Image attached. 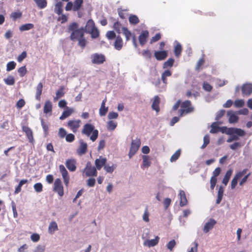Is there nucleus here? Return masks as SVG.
<instances>
[{"label":"nucleus","instance_id":"obj_1","mask_svg":"<svg viewBox=\"0 0 252 252\" xmlns=\"http://www.w3.org/2000/svg\"><path fill=\"white\" fill-rule=\"evenodd\" d=\"M67 32L71 33L69 37L71 40H77L78 46L82 48L86 47L88 42L84 37L85 31L83 27L79 28L77 23L73 22L68 25Z\"/></svg>","mask_w":252,"mask_h":252},{"label":"nucleus","instance_id":"obj_2","mask_svg":"<svg viewBox=\"0 0 252 252\" xmlns=\"http://www.w3.org/2000/svg\"><path fill=\"white\" fill-rule=\"evenodd\" d=\"M82 134L87 136H90V139L95 141L98 136V131L94 129V126L91 124H86L83 126L82 130Z\"/></svg>","mask_w":252,"mask_h":252},{"label":"nucleus","instance_id":"obj_3","mask_svg":"<svg viewBox=\"0 0 252 252\" xmlns=\"http://www.w3.org/2000/svg\"><path fill=\"white\" fill-rule=\"evenodd\" d=\"M194 110L193 107L189 100H185L181 104V109L179 110L180 117H182L184 114L192 112Z\"/></svg>","mask_w":252,"mask_h":252},{"label":"nucleus","instance_id":"obj_4","mask_svg":"<svg viewBox=\"0 0 252 252\" xmlns=\"http://www.w3.org/2000/svg\"><path fill=\"white\" fill-rule=\"evenodd\" d=\"M113 28L118 33H121V29H122L123 30V34L126 37V41H128L130 40L131 36V32L126 27L122 28V25L119 22L117 21L114 23L113 25Z\"/></svg>","mask_w":252,"mask_h":252},{"label":"nucleus","instance_id":"obj_5","mask_svg":"<svg viewBox=\"0 0 252 252\" xmlns=\"http://www.w3.org/2000/svg\"><path fill=\"white\" fill-rule=\"evenodd\" d=\"M84 172L87 177H95L97 174L96 167L93 166L91 162L90 161L87 163L86 166L84 170Z\"/></svg>","mask_w":252,"mask_h":252},{"label":"nucleus","instance_id":"obj_6","mask_svg":"<svg viewBox=\"0 0 252 252\" xmlns=\"http://www.w3.org/2000/svg\"><path fill=\"white\" fill-rule=\"evenodd\" d=\"M140 145L141 142L139 139L137 138L135 140L132 141L130 150L128 153V156L130 158L136 154L139 149Z\"/></svg>","mask_w":252,"mask_h":252},{"label":"nucleus","instance_id":"obj_7","mask_svg":"<svg viewBox=\"0 0 252 252\" xmlns=\"http://www.w3.org/2000/svg\"><path fill=\"white\" fill-rule=\"evenodd\" d=\"M54 190L57 192L59 196H63L64 194L63 187L60 179L55 180L54 184Z\"/></svg>","mask_w":252,"mask_h":252},{"label":"nucleus","instance_id":"obj_8","mask_svg":"<svg viewBox=\"0 0 252 252\" xmlns=\"http://www.w3.org/2000/svg\"><path fill=\"white\" fill-rule=\"evenodd\" d=\"M91 60L93 63L100 64L105 61V57L101 54L94 53L92 55Z\"/></svg>","mask_w":252,"mask_h":252},{"label":"nucleus","instance_id":"obj_9","mask_svg":"<svg viewBox=\"0 0 252 252\" xmlns=\"http://www.w3.org/2000/svg\"><path fill=\"white\" fill-rule=\"evenodd\" d=\"M59 170L60 172L62 175L64 183L66 186H68L69 183L70 177L68 175V171L66 169L64 166L63 164L59 165Z\"/></svg>","mask_w":252,"mask_h":252},{"label":"nucleus","instance_id":"obj_10","mask_svg":"<svg viewBox=\"0 0 252 252\" xmlns=\"http://www.w3.org/2000/svg\"><path fill=\"white\" fill-rule=\"evenodd\" d=\"M81 121L80 120H69L67 122V126L73 131L76 133L80 126Z\"/></svg>","mask_w":252,"mask_h":252},{"label":"nucleus","instance_id":"obj_11","mask_svg":"<svg viewBox=\"0 0 252 252\" xmlns=\"http://www.w3.org/2000/svg\"><path fill=\"white\" fill-rule=\"evenodd\" d=\"M66 168L71 172L76 169V160L74 158L67 159L65 163Z\"/></svg>","mask_w":252,"mask_h":252},{"label":"nucleus","instance_id":"obj_12","mask_svg":"<svg viewBox=\"0 0 252 252\" xmlns=\"http://www.w3.org/2000/svg\"><path fill=\"white\" fill-rule=\"evenodd\" d=\"M149 36V32L147 30L142 31L138 37L140 44L141 46L144 45L147 41Z\"/></svg>","mask_w":252,"mask_h":252},{"label":"nucleus","instance_id":"obj_13","mask_svg":"<svg viewBox=\"0 0 252 252\" xmlns=\"http://www.w3.org/2000/svg\"><path fill=\"white\" fill-rule=\"evenodd\" d=\"M241 90L244 96H249L252 93V84L250 83L244 84L243 85Z\"/></svg>","mask_w":252,"mask_h":252},{"label":"nucleus","instance_id":"obj_14","mask_svg":"<svg viewBox=\"0 0 252 252\" xmlns=\"http://www.w3.org/2000/svg\"><path fill=\"white\" fill-rule=\"evenodd\" d=\"M168 56V52L166 50L156 51L154 53V56L158 61L165 60Z\"/></svg>","mask_w":252,"mask_h":252},{"label":"nucleus","instance_id":"obj_15","mask_svg":"<svg viewBox=\"0 0 252 252\" xmlns=\"http://www.w3.org/2000/svg\"><path fill=\"white\" fill-rule=\"evenodd\" d=\"M87 144L82 140L80 141V145L77 149V153L78 155L82 156L86 153L87 151Z\"/></svg>","mask_w":252,"mask_h":252},{"label":"nucleus","instance_id":"obj_16","mask_svg":"<svg viewBox=\"0 0 252 252\" xmlns=\"http://www.w3.org/2000/svg\"><path fill=\"white\" fill-rule=\"evenodd\" d=\"M228 134H233L237 135V136H244L246 134L245 131L240 128H229L227 131Z\"/></svg>","mask_w":252,"mask_h":252},{"label":"nucleus","instance_id":"obj_17","mask_svg":"<svg viewBox=\"0 0 252 252\" xmlns=\"http://www.w3.org/2000/svg\"><path fill=\"white\" fill-rule=\"evenodd\" d=\"M22 130L26 133L29 142L32 143L33 141V132L32 130L29 127L26 126H22Z\"/></svg>","mask_w":252,"mask_h":252},{"label":"nucleus","instance_id":"obj_18","mask_svg":"<svg viewBox=\"0 0 252 252\" xmlns=\"http://www.w3.org/2000/svg\"><path fill=\"white\" fill-rule=\"evenodd\" d=\"M107 159L105 158L100 157L99 158H97L95 160V165L96 168L98 170H100L101 168L105 166L106 163Z\"/></svg>","mask_w":252,"mask_h":252},{"label":"nucleus","instance_id":"obj_19","mask_svg":"<svg viewBox=\"0 0 252 252\" xmlns=\"http://www.w3.org/2000/svg\"><path fill=\"white\" fill-rule=\"evenodd\" d=\"M216 223L217 222L215 220L211 219L209 221L205 224L203 228V231L205 233H207L213 228Z\"/></svg>","mask_w":252,"mask_h":252},{"label":"nucleus","instance_id":"obj_20","mask_svg":"<svg viewBox=\"0 0 252 252\" xmlns=\"http://www.w3.org/2000/svg\"><path fill=\"white\" fill-rule=\"evenodd\" d=\"M115 49L120 50L123 46V40L120 35H118L116 37V39L114 44Z\"/></svg>","mask_w":252,"mask_h":252},{"label":"nucleus","instance_id":"obj_21","mask_svg":"<svg viewBox=\"0 0 252 252\" xmlns=\"http://www.w3.org/2000/svg\"><path fill=\"white\" fill-rule=\"evenodd\" d=\"M160 98L158 95H156L154 97V100L152 103V108L158 113L159 110Z\"/></svg>","mask_w":252,"mask_h":252},{"label":"nucleus","instance_id":"obj_22","mask_svg":"<svg viewBox=\"0 0 252 252\" xmlns=\"http://www.w3.org/2000/svg\"><path fill=\"white\" fill-rule=\"evenodd\" d=\"M180 205L181 207L185 206L188 204V200L184 191L181 190L179 192Z\"/></svg>","mask_w":252,"mask_h":252},{"label":"nucleus","instance_id":"obj_23","mask_svg":"<svg viewBox=\"0 0 252 252\" xmlns=\"http://www.w3.org/2000/svg\"><path fill=\"white\" fill-rule=\"evenodd\" d=\"M159 240V237L156 236L154 239L145 240L144 242V245L149 247H153L158 243Z\"/></svg>","mask_w":252,"mask_h":252},{"label":"nucleus","instance_id":"obj_24","mask_svg":"<svg viewBox=\"0 0 252 252\" xmlns=\"http://www.w3.org/2000/svg\"><path fill=\"white\" fill-rule=\"evenodd\" d=\"M95 27V26L94 21L92 19L89 20L87 22L85 28H84L85 33H88Z\"/></svg>","mask_w":252,"mask_h":252},{"label":"nucleus","instance_id":"obj_25","mask_svg":"<svg viewBox=\"0 0 252 252\" xmlns=\"http://www.w3.org/2000/svg\"><path fill=\"white\" fill-rule=\"evenodd\" d=\"M73 112V110L72 108H69L68 107H66L65 109L63 112L62 115L60 117V120H64L66 118L70 116Z\"/></svg>","mask_w":252,"mask_h":252},{"label":"nucleus","instance_id":"obj_26","mask_svg":"<svg viewBox=\"0 0 252 252\" xmlns=\"http://www.w3.org/2000/svg\"><path fill=\"white\" fill-rule=\"evenodd\" d=\"M172 75V71L170 70H165L161 74V79L163 83L166 86L167 84V77H170Z\"/></svg>","mask_w":252,"mask_h":252},{"label":"nucleus","instance_id":"obj_27","mask_svg":"<svg viewBox=\"0 0 252 252\" xmlns=\"http://www.w3.org/2000/svg\"><path fill=\"white\" fill-rule=\"evenodd\" d=\"M43 84L41 82L38 84L36 87V94L35 98L37 100H40L41 98V95L42 92Z\"/></svg>","mask_w":252,"mask_h":252},{"label":"nucleus","instance_id":"obj_28","mask_svg":"<svg viewBox=\"0 0 252 252\" xmlns=\"http://www.w3.org/2000/svg\"><path fill=\"white\" fill-rule=\"evenodd\" d=\"M52 111V104L50 100H46L45 102L43 112L45 114L51 113Z\"/></svg>","mask_w":252,"mask_h":252},{"label":"nucleus","instance_id":"obj_29","mask_svg":"<svg viewBox=\"0 0 252 252\" xmlns=\"http://www.w3.org/2000/svg\"><path fill=\"white\" fill-rule=\"evenodd\" d=\"M229 117V122L230 123H236L238 120V117L233 113L232 111H228L227 113Z\"/></svg>","mask_w":252,"mask_h":252},{"label":"nucleus","instance_id":"obj_30","mask_svg":"<svg viewBox=\"0 0 252 252\" xmlns=\"http://www.w3.org/2000/svg\"><path fill=\"white\" fill-rule=\"evenodd\" d=\"M64 87L61 86L59 89L56 92V96L54 97V100L56 101L58 99L64 96L65 93L64 92Z\"/></svg>","mask_w":252,"mask_h":252},{"label":"nucleus","instance_id":"obj_31","mask_svg":"<svg viewBox=\"0 0 252 252\" xmlns=\"http://www.w3.org/2000/svg\"><path fill=\"white\" fill-rule=\"evenodd\" d=\"M63 3L62 2H57L55 6V12L59 15H61L63 12Z\"/></svg>","mask_w":252,"mask_h":252},{"label":"nucleus","instance_id":"obj_32","mask_svg":"<svg viewBox=\"0 0 252 252\" xmlns=\"http://www.w3.org/2000/svg\"><path fill=\"white\" fill-rule=\"evenodd\" d=\"M232 169H229L227 171L226 173H225L223 180H222V183L226 186L227 183L229 182V180L232 175Z\"/></svg>","mask_w":252,"mask_h":252},{"label":"nucleus","instance_id":"obj_33","mask_svg":"<svg viewBox=\"0 0 252 252\" xmlns=\"http://www.w3.org/2000/svg\"><path fill=\"white\" fill-rule=\"evenodd\" d=\"M58 229L57 223L54 221L51 222L49 225L48 232L51 234H53Z\"/></svg>","mask_w":252,"mask_h":252},{"label":"nucleus","instance_id":"obj_34","mask_svg":"<svg viewBox=\"0 0 252 252\" xmlns=\"http://www.w3.org/2000/svg\"><path fill=\"white\" fill-rule=\"evenodd\" d=\"M223 192L224 190L223 187L222 186H220L218 190L217 199L216 200V203L217 204L220 203L223 197Z\"/></svg>","mask_w":252,"mask_h":252},{"label":"nucleus","instance_id":"obj_35","mask_svg":"<svg viewBox=\"0 0 252 252\" xmlns=\"http://www.w3.org/2000/svg\"><path fill=\"white\" fill-rule=\"evenodd\" d=\"M182 47L180 43H177L174 48V53L176 57H179L181 54Z\"/></svg>","mask_w":252,"mask_h":252},{"label":"nucleus","instance_id":"obj_36","mask_svg":"<svg viewBox=\"0 0 252 252\" xmlns=\"http://www.w3.org/2000/svg\"><path fill=\"white\" fill-rule=\"evenodd\" d=\"M130 24L136 25L140 22L138 17L135 15H130L128 18Z\"/></svg>","mask_w":252,"mask_h":252},{"label":"nucleus","instance_id":"obj_37","mask_svg":"<svg viewBox=\"0 0 252 252\" xmlns=\"http://www.w3.org/2000/svg\"><path fill=\"white\" fill-rule=\"evenodd\" d=\"M83 3V0H75L73 4V10L74 11H78L82 6Z\"/></svg>","mask_w":252,"mask_h":252},{"label":"nucleus","instance_id":"obj_38","mask_svg":"<svg viewBox=\"0 0 252 252\" xmlns=\"http://www.w3.org/2000/svg\"><path fill=\"white\" fill-rule=\"evenodd\" d=\"M34 28V25L32 23H27L25 24H23L21 25L19 27V30L20 31H26L31 30Z\"/></svg>","mask_w":252,"mask_h":252},{"label":"nucleus","instance_id":"obj_39","mask_svg":"<svg viewBox=\"0 0 252 252\" xmlns=\"http://www.w3.org/2000/svg\"><path fill=\"white\" fill-rule=\"evenodd\" d=\"M28 183V180L27 179H23L20 181L18 185L16 187L14 193L15 194H18L19 193L21 190V188L22 186Z\"/></svg>","mask_w":252,"mask_h":252},{"label":"nucleus","instance_id":"obj_40","mask_svg":"<svg viewBox=\"0 0 252 252\" xmlns=\"http://www.w3.org/2000/svg\"><path fill=\"white\" fill-rule=\"evenodd\" d=\"M174 63V59L171 58H169L163 64V68L166 69L168 67H171L173 65Z\"/></svg>","mask_w":252,"mask_h":252},{"label":"nucleus","instance_id":"obj_41","mask_svg":"<svg viewBox=\"0 0 252 252\" xmlns=\"http://www.w3.org/2000/svg\"><path fill=\"white\" fill-rule=\"evenodd\" d=\"M5 83L7 85H13L15 83V80L13 76L9 75L6 78L4 79Z\"/></svg>","mask_w":252,"mask_h":252},{"label":"nucleus","instance_id":"obj_42","mask_svg":"<svg viewBox=\"0 0 252 252\" xmlns=\"http://www.w3.org/2000/svg\"><path fill=\"white\" fill-rule=\"evenodd\" d=\"M37 6L40 8H44L47 6V1L46 0H34Z\"/></svg>","mask_w":252,"mask_h":252},{"label":"nucleus","instance_id":"obj_43","mask_svg":"<svg viewBox=\"0 0 252 252\" xmlns=\"http://www.w3.org/2000/svg\"><path fill=\"white\" fill-rule=\"evenodd\" d=\"M117 122L113 121H110L107 123V127L109 130L112 131V130H114L116 128V127H117Z\"/></svg>","mask_w":252,"mask_h":252},{"label":"nucleus","instance_id":"obj_44","mask_svg":"<svg viewBox=\"0 0 252 252\" xmlns=\"http://www.w3.org/2000/svg\"><path fill=\"white\" fill-rule=\"evenodd\" d=\"M88 33L91 34L92 38H96L99 35V32L96 27Z\"/></svg>","mask_w":252,"mask_h":252},{"label":"nucleus","instance_id":"obj_45","mask_svg":"<svg viewBox=\"0 0 252 252\" xmlns=\"http://www.w3.org/2000/svg\"><path fill=\"white\" fill-rule=\"evenodd\" d=\"M151 162L150 161V158L148 156H143V166L145 167H148L150 166Z\"/></svg>","mask_w":252,"mask_h":252},{"label":"nucleus","instance_id":"obj_46","mask_svg":"<svg viewBox=\"0 0 252 252\" xmlns=\"http://www.w3.org/2000/svg\"><path fill=\"white\" fill-rule=\"evenodd\" d=\"M108 111V107H105L104 105H101L99 110V114L100 116H104L106 115Z\"/></svg>","mask_w":252,"mask_h":252},{"label":"nucleus","instance_id":"obj_47","mask_svg":"<svg viewBox=\"0 0 252 252\" xmlns=\"http://www.w3.org/2000/svg\"><path fill=\"white\" fill-rule=\"evenodd\" d=\"M16 65V63L14 61L8 62L6 65V70L9 71L13 70L15 68Z\"/></svg>","mask_w":252,"mask_h":252},{"label":"nucleus","instance_id":"obj_48","mask_svg":"<svg viewBox=\"0 0 252 252\" xmlns=\"http://www.w3.org/2000/svg\"><path fill=\"white\" fill-rule=\"evenodd\" d=\"M181 155V150H178L176 152L171 156L170 161L171 162L175 161L178 159Z\"/></svg>","mask_w":252,"mask_h":252},{"label":"nucleus","instance_id":"obj_49","mask_svg":"<svg viewBox=\"0 0 252 252\" xmlns=\"http://www.w3.org/2000/svg\"><path fill=\"white\" fill-rule=\"evenodd\" d=\"M22 13L21 12H14L11 14L10 17L14 21L21 18Z\"/></svg>","mask_w":252,"mask_h":252},{"label":"nucleus","instance_id":"obj_50","mask_svg":"<svg viewBox=\"0 0 252 252\" xmlns=\"http://www.w3.org/2000/svg\"><path fill=\"white\" fill-rule=\"evenodd\" d=\"M243 146V144L240 142H236L229 145V147L232 150H236Z\"/></svg>","mask_w":252,"mask_h":252},{"label":"nucleus","instance_id":"obj_51","mask_svg":"<svg viewBox=\"0 0 252 252\" xmlns=\"http://www.w3.org/2000/svg\"><path fill=\"white\" fill-rule=\"evenodd\" d=\"M106 36L109 40L114 39L117 37L115 32L113 31H108Z\"/></svg>","mask_w":252,"mask_h":252},{"label":"nucleus","instance_id":"obj_52","mask_svg":"<svg viewBox=\"0 0 252 252\" xmlns=\"http://www.w3.org/2000/svg\"><path fill=\"white\" fill-rule=\"evenodd\" d=\"M161 35L159 32L156 33V34L151 39L150 43L152 44L158 41L161 38Z\"/></svg>","mask_w":252,"mask_h":252},{"label":"nucleus","instance_id":"obj_53","mask_svg":"<svg viewBox=\"0 0 252 252\" xmlns=\"http://www.w3.org/2000/svg\"><path fill=\"white\" fill-rule=\"evenodd\" d=\"M210 142V137L208 135H206L203 138V144L201 147V149H204L209 144Z\"/></svg>","mask_w":252,"mask_h":252},{"label":"nucleus","instance_id":"obj_54","mask_svg":"<svg viewBox=\"0 0 252 252\" xmlns=\"http://www.w3.org/2000/svg\"><path fill=\"white\" fill-rule=\"evenodd\" d=\"M33 188L35 191L40 192L43 190V186L41 183H37L34 185Z\"/></svg>","mask_w":252,"mask_h":252},{"label":"nucleus","instance_id":"obj_55","mask_svg":"<svg viewBox=\"0 0 252 252\" xmlns=\"http://www.w3.org/2000/svg\"><path fill=\"white\" fill-rule=\"evenodd\" d=\"M18 72L21 77H23L27 73V70L25 66H22L20 67Z\"/></svg>","mask_w":252,"mask_h":252},{"label":"nucleus","instance_id":"obj_56","mask_svg":"<svg viewBox=\"0 0 252 252\" xmlns=\"http://www.w3.org/2000/svg\"><path fill=\"white\" fill-rule=\"evenodd\" d=\"M142 56L147 59H150L152 57V53L149 50H145L142 52Z\"/></svg>","mask_w":252,"mask_h":252},{"label":"nucleus","instance_id":"obj_57","mask_svg":"<svg viewBox=\"0 0 252 252\" xmlns=\"http://www.w3.org/2000/svg\"><path fill=\"white\" fill-rule=\"evenodd\" d=\"M27 57V53L26 51H23L20 55L17 57V61L19 63L22 62L24 59Z\"/></svg>","mask_w":252,"mask_h":252},{"label":"nucleus","instance_id":"obj_58","mask_svg":"<svg viewBox=\"0 0 252 252\" xmlns=\"http://www.w3.org/2000/svg\"><path fill=\"white\" fill-rule=\"evenodd\" d=\"M41 124L45 134L47 135L49 130L48 125L44 121L43 119H41Z\"/></svg>","mask_w":252,"mask_h":252},{"label":"nucleus","instance_id":"obj_59","mask_svg":"<svg viewBox=\"0 0 252 252\" xmlns=\"http://www.w3.org/2000/svg\"><path fill=\"white\" fill-rule=\"evenodd\" d=\"M234 105L235 107L240 108V107H242L244 106V101L242 99H238V100H236L234 101Z\"/></svg>","mask_w":252,"mask_h":252},{"label":"nucleus","instance_id":"obj_60","mask_svg":"<svg viewBox=\"0 0 252 252\" xmlns=\"http://www.w3.org/2000/svg\"><path fill=\"white\" fill-rule=\"evenodd\" d=\"M176 244L175 241L174 240H172L167 244V248L168 250L171 251L173 250V249L176 245Z\"/></svg>","mask_w":252,"mask_h":252},{"label":"nucleus","instance_id":"obj_61","mask_svg":"<svg viewBox=\"0 0 252 252\" xmlns=\"http://www.w3.org/2000/svg\"><path fill=\"white\" fill-rule=\"evenodd\" d=\"M204 62H205V60H204V58H202L200 59L197 63V64H196V65L195 67V69L196 70H199V69L200 68L201 66L204 64Z\"/></svg>","mask_w":252,"mask_h":252},{"label":"nucleus","instance_id":"obj_62","mask_svg":"<svg viewBox=\"0 0 252 252\" xmlns=\"http://www.w3.org/2000/svg\"><path fill=\"white\" fill-rule=\"evenodd\" d=\"M65 140L68 142H72L75 140V136L72 133L68 134L65 136Z\"/></svg>","mask_w":252,"mask_h":252},{"label":"nucleus","instance_id":"obj_63","mask_svg":"<svg viewBox=\"0 0 252 252\" xmlns=\"http://www.w3.org/2000/svg\"><path fill=\"white\" fill-rule=\"evenodd\" d=\"M203 88L204 90L207 92H210L212 90L213 87L209 83L207 82H204L203 84Z\"/></svg>","mask_w":252,"mask_h":252},{"label":"nucleus","instance_id":"obj_64","mask_svg":"<svg viewBox=\"0 0 252 252\" xmlns=\"http://www.w3.org/2000/svg\"><path fill=\"white\" fill-rule=\"evenodd\" d=\"M66 131L63 128H60L59 130V135L61 138H64L66 135Z\"/></svg>","mask_w":252,"mask_h":252}]
</instances>
